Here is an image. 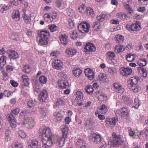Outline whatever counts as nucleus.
Instances as JSON below:
<instances>
[{
	"instance_id": "nucleus-1",
	"label": "nucleus",
	"mask_w": 148,
	"mask_h": 148,
	"mask_svg": "<svg viewBox=\"0 0 148 148\" xmlns=\"http://www.w3.org/2000/svg\"><path fill=\"white\" fill-rule=\"evenodd\" d=\"M40 136L42 138L44 148H50L53 143L52 141V135L49 128H41L40 130Z\"/></svg>"
},
{
	"instance_id": "nucleus-2",
	"label": "nucleus",
	"mask_w": 148,
	"mask_h": 148,
	"mask_svg": "<svg viewBox=\"0 0 148 148\" xmlns=\"http://www.w3.org/2000/svg\"><path fill=\"white\" fill-rule=\"evenodd\" d=\"M50 35L49 32L47 30H43L38 33L37 41L40 45H46L48 43V38Z\"/></svg>"
},
{
	"instance_id": "nucleus-3",
	"label": "nucleus",
	"mask_w": 148,
	"mask_h": 148,
	"mask_svg": "<svg viewBox=\"0 0 148 148\" xmlns=\"http://www.w3.org/2000/svg\"><path fill=\"white\" fill-rule=\"evenodd\" d=\"M138 77H132L128 81V88L134 92H137L140 89L139 86L137 84Z\"/></svg>"
},
{
	"instance_id": "nucleus-4",
	"label": "nucleus",
	"mask_w": 148,
	"mask_h": 148,
	"mask_svg": "<svg viewBox=\"0 0 148 148\" xmlns=\"http://www.w3.org/2000/svg\"><path fill=\"white\" fill-rule=\"evenodd\" d=\"M90 27V24L85 21L82 22L78 25V29L79 31L84 34L88 32Z\"/></svg>"
},
{
	"instance_id": "nucleus-5",
	"label": "nucleus",
	"mask_w": 148,
	"mask_h": 148,
	"mask_svg": "<svg viewBox=\"0 0 148 148\" xmlns=\"http://www.w3.org/2000/svg\"><path fill=\"white\" fill-rule=\"evenodd\" d=\"M35 123V121L34 119L28 117L25 118L22 124L28 129H31L34 127Z\"/></svg>"
},
{
	"instance_id": "nucleus-6",
	"label": "nucleus",
	"mask_w": 148,
	"mask_h": 148,
	"mask_svg": "<svg viewBox=\"0 0 148 148\" xmlns=\"http://www.w3.org/2000/svg\"><path fill=\"white\" fill-rule=\"evenodd\" d=\"M126 28L130 31H137L140 30V25L139 23H136L131 25H127L126 26Z\"/></svg>"
},
{
	"instance_id": "nucleus-7",
	"label": "nucleus",
	"mask_w": 148,
	"mask_h": 148,
	"mask_svg": "<svg viewBox=\"0 0 148 148\" xmlns=\"http://www.w3.org/2000/svg\"><path fill=\"white\" fill-rule=\"evenodd\" d=\"M96 49L94 45L92 43H88L86 44L85 47L84 49L85 52L89 53L90 51H94Z\"/></svg>"
},
{
	"instance_id": "nucleus-8",
	"label": "nucleus",
	"mask_w": 148,
	"mask_h": 148,
	"mask_svg": "<svg viewBox=\"0 0 148 148\" xmlns=\"http://www.w3.org/2000/svg\"><path fill=\"white\" fill-rule=\"evenodd\" d=\"M56 16L57 14L55 12H52L51 16L47 14H45L44 16L45 20L49 22H52L53 19L56 18Z\"/></svg>"
},
{
	"instance_id": "nucleus-9",
	"label": "nucleus",
	"mask_w": 148,
	"mask_h": 148,
	"mask_svg": "<svg viewBox=\"0 0 148 148\" xmlns=\"http://www.w3.org/2000/svg\"><path fill=\"white\" fill-rule=\"evenodd\" d=\"M91 140L96 144H99L101 141L102 139L101 135L99 134H93L92 135Z\"/></svg>"
},
{
	"instance_id": "nucleus-10",
	"label": "nucleus",
	"mask_w": 148,
	"mask_h": 148,
	"mask_svg": "<svg viewBox=\"0 0 148 148\" xmlns=\"http://www.w3.org/2000/svg\"><path fill=\"white\" fill-rule=\"evenodd\" d=\"M85 73L86 76L90 80H92L94 78L95 73L93 70L90 68L85 69Z\"/></svg>"
},
{
	"instance_id": "nucleus-11",
	"label": "nucleus",
	"mask_w": 148,
	"mask_h": 148,
	"mask_svg": "<svg viewBox=\"0 0 148 148\" xmlns=\"http://www.w3.org/2000/svg\"><path fill=\"white\" fill-rule=\"evenodd\" d=\"M132 70L130 68L122 67L120 69L121 73L125 76L130 75L132 72Z\"/></svg>"
},
{
	"instance_id": "nucleus-12",
	"label": "nucleus",
	"mask_w": 148,
	"mask_h": 148,
	"mask_svg": "<svg viewBox=\"0 0 148 148\" xmlns=\"http://www.w3.org/2000/svg\"><path fill=\"white\" fill-rule=\"evenodd\" d=\"M76 97L75 99V101L77 103L78 106H80L82 105V100L83 94L81 91L77 92L76 94Z\"/></svg>"
},
{
	"instance_id": "nucleus-13",
	"label": "nucleus",
	"mask_w": 148,
	"mask_h": 148,
	"mask_svg": "<svg viewBox=\"0 0 148 148\" xmlns=\"http://www.w3.org/2000/svg\"><path fill=\"white\" fill-rule=\"evenodd\" d=\"M58 86L62 88H68L69 85V82L66 81L59 80L58 82Z\"/></svg>"
},
{
	"instance_id": "nucleus-14",
	"label": "nucleus",
	"mask_w": 148,
	"mask_h": 148,
	"mask_svg": "<svg viewBox=\"0 0 148 148\" xmlns=\"http://www.w3.org/2000/svg\"><path fill=\"white\" fill-rule=\"evenodd\" d=\"M52 65L53 67L55 69H60L62 68L63 63L62 61L59 60H56L53 62Z\"/></svg>"
},
{
	"instance_id": "nucleus-15",
	"label": "nucleus",
	"mask_w": 148,
	"mask_h": 148,
	"mask_svg": "<svg viewBox=\"0 0 148 148\" xmlns=\"http://www.w3.org/2000/svg\"><path fill=\"white\" fill-rule=\"evenodd\" d=\"M48 96L47 91L45 90H42L39 95V98L41 101H45Z\"/></svg>"
},
{
	"instance_id": "nucleus-16",
	"label": "nucleus",
	"mask_w": 148,
	"mask_h": 148,
	"mask_svg": "<svg viewBox=\"0 0 148 148\" xmlns=\"http://www.w3.org/2000/svg\"><path fill=\"white\" fill-rule=\"evenodd\" d=\"M60 40L61 43L63 45L67 44L68 42V37L65 34H62L60 36Z\"/></svg>"
},
{
	"instance_id": "nucleus-17",
	"label": "nucleus",
	"mask_w": 148,
	"mask_h": 148,
	"mask_svg": "<svg viewBox=\"0 0 148 148\" xmlns=\"http://www.w3.org/2000/svg\"><path fill=\"white\" fill-rule=\"evenodd\" d=\"M124 142L123 141L120 137L117 138H113L112 143L115 147H118L122 144Z\"/></svg>"
},
{
	"instance_id": "nucleus-18",
	"label": "nucleus",
	"mask_w": 148,
	"mask_h": 148,
	"mask_svg": "<svg viewBox=\"0 0 148 148\" xmlns=\"http://www.w3.org/2000/svg\"><path fill=\"white\" fill-rule=\"evenodd\" d=\"M77 53V51L75 49L73 48H68L66 49V53L69 56H73L75 55Z\"/></svg>"
},
{
	"instance_id": "nucleus-19",
	"label": "nucleus",
	"mask_w": 148,
	"mask_h": 148,
	"mask_svg": "<svg viewBox=\"0 0 148 148\" xmlns=\"http://www.w3.org/2000/svg\"><path fill=\"white\" fill-rule=\"evenodd\" d=\"M118 121V119L115 117L112 118H108L106 119V121L107 124L112 125L113 126L116 125V123Z\"/></svg>"
},
{
	"instance_id": "nucleus-20",
	"label": "nucleus",
	"mask_w": 148,
	"mask_h": 148,
	"mask_svg": "<svg viewBox=\"0 0 148 148\" xmlns=\"http://www.w3.org/2000/svg\"><path fill=\"white\" fill-rule=\"evenodd\" d=\"M46 109L45 108L41 107L39 110V118L42 119L46 118Z\"/></svg>"
},
{
	"instance_id": "nucleus-21",
	"label": "nucleus",
	"mask_w": 148,
	"mask_h": 148,
	"mask_svg": "<svg viewBox=\"0 0 148 148\" xmlns=\"http://www.w3.org/2000/svg\"><path fill=\"white\" fill-rule=\"evenodd\" d=\"M29 148H37L38 142L35 140H29L28 143Z\"/></svg>"
},
{
	"instance_id": "nucleus-22",
	"label": "nucleus",
	"mask_w": 148,
	"mask_h": 148,
	"mask_svg": "<svg viewBox=\"0 0 148 148\" xmlns=\"http://www.w3.org/2000/svg\"><path fill=\"white\" fill-rule=\"evenodd\" d=\"M56 6L61 9H63L66 7V4L65 2L61 0H58L55 2Z\"/></svg>"
},
{
	"instance_id": "nucleus-23",
	"label": "nucleus",
	"mask_w": 148,
	"mask_h": 148,
	"mask_svg": "<svg viewBox=\"0 0 148 148\" xmlns=\"http://www.w3.org/2000/svg\"><path fill=\"white\" fill-rule=\"evenodd\" d=\"M114 86L116 89L117 92L122 93L124 91V89L121 86V85L118 83H114Z\"/></svg>"
},
{
	"instance_id": "nucleus-24",
	"label": "nucleus",
	"mask_w": 148,
	"mask_h": 148,
	"mask_svg": "<svg viewBox=\"0 0 148 148\" xmlns=\"http://www.w3.org/2000/svg\"><path fill=\"white\" fill-rule=\"evenodd\" d=\"M129 115L128 110L125 108H123L121 112V116L123 118L127 119Z\"/></svg>"
},
{
	"instance_id": "nucleus-25",
	"label": "nucleus",
	"mask_w": 148,
	"mask_h": 148,
	"mask_svg": "<svg viewBox=\"0 0 148 148\" xmlns=\"http://www.w3.org/2000/svg\"><path fill=\"white\" fill-rule=\"evenodd\" d=\"M8 56L10 59H15L18 57V53L14 51L10 50L8 51Z\"/></svg>"
},
{
	"instance_id": "nucleus-26",
	"label": "nucleus",
	"mask_w": 148,
	"mask_h": 148,
	"mask_svg": "<svg viewBox=\"0 0 148 148\" xmlns=\"http://www.w3.org/2000/svg\"><path fill=\"white\" fill-rule=\"evenodd\" d=\"M13 19L16 21H18L20 19V13L17 10H14L12 12V16Z\"/></svg>"
},
{
	"instance_id": "nucleus-27",
	"label": "nucleus",
	"mask_w": 148,
	"mask_h": 148,
	"mask_svg": "<svg viewBox=\"0 0 148 148\" xmlns=\"http://www.w3.org/2000/svg\"><path fill=\"white\" fill-rule=\"evenodd\" d=\"M108 71L111 75H115L117 73L118 69L114 67H110L108 68Z\"/></svg>"
},
{
	"instance_id": "nucleus-28",
	"label": "nucleus",
	"mask_w": 148,
	"mask_h": 148,
	"mask_svg": "<svg viewBox=\"0 0 148 148\" xmlns=\"http://www.w3.org/2000/svg\"><path fill=\"white\" fill-rule=\"evenodd\" d=\"M125 50L124 46L122 45H117L115 47V51L117 53L123 52Z\"/></svg>"
},
{
	"instance_id": "nucleus-29",
	"label": "nucleus",
	"mask_w": 148,
	"mask_h": 148,
	"mask_svg": "<svg viewBox=\"0 0 148 148\" xmlns=\"http://www.w3.org/2000/svg\"><path fill=\"white\" fill-rule=\"evenodd\" d=\"M136 55L134 54L129 53L126 56L125 58L129 62L133 61L135 58Z\"/></svg>"
},
{
	"instance_id": "nucleus-30",
	"label": "nucleus",
	"mask_w": 148,
	"mask_h": 148,
	"mask_svg": "<svg viewBox=\"0 0 148 148\" xmlns=\"http://www.w3.org/2000/svg\"><path fill=\"white\" fill-rule=\"evenodd\" d=\"M116 17L121 19L124 20L127 19L129 16L127 15L122 12L118 13L116 14Z\"/></svg>"
},
{
	"instance_id": "nucleus-31",
	"label": "nucleus",
	"mask_w": 148,
	"mask_h": 148,
	"mask_svg": "<svg viewBox=\"0 0 148 148\" xmlns=\"http://www.w3.org/2000/svg\"><path fill=\"white\" fill-rule=\"evenodd\" d=\"M11 131L8 129H7L5 132V137L4 138L5 141L8 142L10 141L11 139L10 136Z\"/></svg>"
},
{
	"instance_id": "nucleus-32",
	"label": "nucleus",
	"mask_w": 148,
	"mask_h": 148,
	"mask_svg": "<svg viewBox=\"0 0 148 148\" xmlns=\"http://www.w3.org/2000/svg\"><path fill=\"white\" fill-rule=\"evenodd\" d=\"M53 115L58 121L60 122L63 119V116L59 112L56 111L54 112Z\"/></svg>"
},
{
	"instance_id": "nucleus-33",
	"label": "nucleus",
	"mask_w": 148,
	"mask_h": 148,
	"mask_svg": "<svg viewBox=\"0 0 148 148\" xmlns=\"http://www.w3.org/2000/svg\"><path fill=\"white\" fill-rule=\"evenodd\" d=\"M22 82L24 85L28 86L29 84V79L28 77L25 75H23L22 76Z\"/></svg>"
},
{
	"instance_id": "nucleus-34",
	"label": "nucleus",
	"mask_w": 148,
	"mask_h": 148,
	"mask_svg": "<svg viewBox=\"0 0 148 148\" xmlns=\"http://www.w3.org/2000/svg\"><path fill=\"white\" fill-rule=\"evenodd\" d=\"M65 137L62 136V137L58 139V142L56 143L60 147H62L63 146L65 143Z\"/></svg>"
},
{
	"instance_id": "nucleus-35",
	"label": "nucleus",
	"mask_w": 148,
	"mask_h": 148,
	"mask_svg": "<svg viewBox=\"0 0 148 148\" xmlns=\"http://www.w3.org/2000/svg\"><path fill=\"white\" fill-rule=\"evenodd\" d=\"M82 71L80 69L74 68L73 69V72L74 75L76 77H79L80 75L82 73Z\"/></svg>"
},
{
	"instance_id": "nucleus-36",
	"label": "nucleus",
	"mask_w": 148,
	"mask_h": 148,
	"mask_svg": "<svg viewBox=\"0 0 148 148\" xmlns=\"http://www.w3.org/2000/svg\"><path fill=\"white\" fill-rule=\"evenodd\" d=\"M99 78L100 81L104 82L107 81V75L106 74L100 73L99 75Z\"/></svg>"
},
{
	"instance_id": "nucleus-37",
	"label": "nucleus",
	"mask_w": 148,
	"mask_h": 148,
	"mask_svg": "<svg viewBox=\"0 0 148 148\" xmlns=\"http://www.w3.org/2000/svg\"><path fill=\"white\" fill-rule=\"evenodd\" d=\"M94 123L93 121L90 119L87 120L85 123V125L87 128H91L93 127Z\"/></svg>"
},
{
	"instance_id": "nucleus-38",
	"label": "nucleus",
	"mask_w": 148,
	"mask_h": 148,
	"mask_svg": "<svg viewBox=\"0 0 148 148\" xmlns=\"http://www.w3.org/2000/svg\"><path fill=\"white\" fill-rule=\"evenodd\" d=\"M107 58L109 60L112 61L114 60L115 55V53L112 52H108L106 53Z\"/></svg>"
},
{
	"instance_id": "nucleus-39",
	"label": "nucleus",
	"mask_w": 148,
	"mask_h": 148,
	"mask_svg": "<svg viewBox=\"0 0 148 148\" xmlns=\"http://www.w3.org/2000/svg\"><path fill=\"white\" fill-rule=\"evenodd\" d=\"M6 57L4 56H2L0 58V68H2L5 64Z\"/></svg>"
},
{
	"instance_id": "nucleus-40",
	"label": "nucleus",
	"mask_w": 148,
	"mask_h": 148,
	"mask_svg": "<svg viewBox=\"0 0 148 148\" xmlns=\"http://www.w3.org/2000/svg\"><path fill=\"white\" fill-rule=\"evenodd\" d=\"M62 129L63 134L62 136L66 138L69 131V127L65 125L64 126L63 128H62Z\"/></svg>"
},
{
	"instance_id": "nucleus-41",
	"label": "nucleus",
	"mask_w": 148,
	"mask_h": 148,
	"mask_svg": "<svg viewBox=\"0 0 148 148\" xmlns=\"http://www.w3.org/2000/svg\"><path fill=\"white\" fill-rule=\"evenodd\" d=\"M99 109L102 114L106 113L108 110L107 107L104 104H103L100 106Z\"/></svg>"
},
{
	"instance_id": "nucleus-42",
	"label": "nucleus",
	"mask_w": 148,
	"mask_h": 148,
	"mask_svg": "<svg viewBox=\"0 0 148 148\" xmlns=\"http://www.w3.org/2000/svg\"><path fill=\"white\" fill-rule=\"evenodd\" d=\"M137 63L138 65L140 66H143L146 65L147 62L145 59L143 58L138 60Z\"/></svg>"
},
{
	"instance_id": "nucleus-43",
	"label": "nucleus",
	"mask_w": 148,
	"mask_h": 148,
	"mask_svg": "<svg viewBox=\"0 0 148 148\" xmlns=\"http://www.w3.org/2000/svg\"><path fill=\"white\" fill-rule=\"evenodd\" d=\"M86 13L87 15L88 16H93L94 15V13L93 10L90 8L88 7L86 8Z\"/></svg>"
},
{
	"instance_id": "nucleus-44",
	"label": "nucleus",
	"mask_w": 148,
	"mask_h": 148,
	"mask_svg": "<svg viewBox=\"0 0 148 148\" xmlns=\"http://www.w3.org/2000/svg\"><path fill=\"white\" fill-rule=\"evenodd\" d=\"M37 104L36 101L34 100H30L27 103V106L30 108H32L35 106Z\"/></svg>"
},
{
	"instance_id": "nucleus-45",
	"label": "nucleus",
	"mask_w": 148,
	"mask_h": 148,
	"mask_svg": "<svg viewBox=\"0 0 148 148\" xmlns=\"http://www.w3.org/2000/svg\"><path fill=\"white\" fill-rule=\"evenodd\" d=\"M115 41L117 43L122 42L124 40V37L120 35H118L116 36Z\"/></svg>"
},
{
	"instance_id": "nucleus-46",
	"label": "nucleus",
	"mask_w": 148,
	"mask_h": 148,
	"mask_svg": "<svg viewBox=\"0 0 148 148\" xmlns=\"http://www.w3.org/2000/svg\"><path fill=\"white\" fill-rule=\"evenodd\" d=\"M128 130L129 135L133 138H135L136 137V134L134 131L130 127L128 128Z\"/></svg>"
},
{
	"instance_id": "nucleus-47",
	"label": "nucleus",
	"mask_w": 148,
	"mask_h": 148,
	"mask_svg": "<svg viewBox=\"0 0 148 148\" xmlns=\"http://www.w3.org/2000/svg\"><path fill=\"white\" fill-rule=\"evenodd\" d=\"M31 69L29 65L27 64L24 65L23 69V71L25 73H28L30 72Z\"/></svg>"
},
{
	"instance_id": "nucleus-48",
	"label": "nucleus",
	"mask_w": 148,
	"mask_h": 148,
	"mask_svg": "<svg viewBox=\"0 0 148 148\" xmlns=\"http://www.w3.org/2000/svg\"><path fill=\"white\" fill-rule=\"evenodd\" d=\"M86 92L90 94H92L93 91V88L91 85H88L85 88Z\"/></svg>"
},
{
	"instance_id": "nucleus-49",
	"label": "nucleus",
	"mask_w": 148,
	"mask_h": 148,
	"mask_svg": "<svg viewBox=\"0 0 148 148\" xmlns=\"http://www.w3.org/2000/svg\"><path fill=\"white\" fill-rule=\"evenodd\" d=\"M134 106L133 107H134L136 109L138 108L140 104V100L138 98H136L134 99Z\"/></svg>"
},
{
	"instance_id": "nucleus-50",
	"label": "nucleus",
	"mask_w": 148,
	"mask_h": 148,
	"mask_svg": "<svg viewBox=\"0 0 148 148\" xmlns=\"http://www.w3.org/2000/svg\"><path fill=\"white\" fill-rule=\"evenodd\" d=\"M68 27L69 29L73 28L74 27V24L73 21L71 18H69L68 20Z\"/></svg>"
},
{
	"instance_id": "nucleus-51",
	"label": "nucleus",
	"mask_w": 148,
	"mask_h": 148,
	"mask_svg": "<svg viewBox=\"0 0 148 148\" xmlns=\"http://www.w3.org/2000/svg\"><path fill=\"white\" fill-rule=\"evenodd\" d=\"M49 29L51 32H54L56 31L58 29V27L55 24H52L48 26Z\"/></svg>"
},
{
	"instance_id": "nucleus-52",
	"label": "nucleus",
	"mask_w": 148,
	"mask_h": 148,
	"mask_svg": "<svg viewBox=\"0 0 148 148\" xmlns=\"http://www.w3.org/2000/svg\"><path fill=\"white\" fill-rule=\"evenodd\" d=\"M23 19L27 23H29L31 20L30 16H28L25 12H24Z\"/></svg>"
},
{
	"instance_id": "nucleus-53",
	"label": "nucleus",
	"mask_w": 148,
	"mask_h": 148,
	"mask_svg": "<svg viewBox=\"0 0 148 148\" xmlns=\"http://www.w3.org/2000/svg\"><path fill=\"white\" fill-rule=\"evenodd\" d=\"M85 143V142H84L83 140L80 138L78 139L77 141H76V145L78 147Z\"/></svg>"
},
{
	"instance_id": "nucleus-54",
	"label": "nucleus",
	"mask_w": 148,
	"mask_h": 148,
	"mask_svg": "<svg viewBox=\"0 0 148 148\" xmlns=\"http://www.w3.org/2000/svg\"><path fill=\"white\" fill-rule=\"evenodd\" d=\"M39 80L40 82L42 84H45L47 81V78L44 75L40 76L39 78Z\"/></svg>"
},
{
	"instance_id": "nucleus-55",
	"label": "nucleus",
	"mask_w": 148,
	"mask_h": 148,
	"mask_svg": "<svg viewBox=\"0 0 148 148\" xmlns=\"http://www.w3.org/2000/svg\"><path fill=\"white\" fill-rule=\"evenodd\" d=\"M125 8L128 10L129 12L132 14L133 13V10L132 8L130 7V5L127 3H125L124 5Z\"/></svg>"
},
{
	"instance_id": "nucleus-56",
	"label": "nucleus",
	"mask_w": 148,
	"mask_h": 148,
	"mask_svg": "<svg viewBox=\"0 0 148 148\" xmlns=\"http://www.w3.org/2000/svg\"><path fill=\"white\" fill-rule=\"evenodd\" d=\"M79 12L82 13H84L86 10V8L84 5L82 4L78 8Z\"/></svg>"
},
{
	"instance_id": "nucleus-57",
	"label": "nucleus",
	"mask_w": 148,
	"mask_h": 148,
	"mask_svg": "<svg viewBox=\"0 0 148 148\" xmlns=\"http://www.w3.org/2000/svg\"><path fill=\"white\" fill-rule=\"evenodd\" d=\"M98 99L101 101H104L106 99V96L103 93L100 94L98 96Z\"/></svg>"
},
{
	"instance_id": "nucleus-58",
	"label": "nucleus",
	"mask_w": 148,
	"mask_h": 148,
	"mask_svg": "<svg viewBox=\"0 0 148 148\" xmlns=\"http://www.w3.org/2000/svg\"><path fill=\"white\" fill-rule=\"evenodd\" d=\"M13 148H23V144L21 143H18L14 144Z\"/></svg>"
},
{
	"instance_id": "nucleus-59",
	"label": "nucleus",
	"mask_w": 148,
	"mask_h": 148,
	"mask_svg": "<svg viewBox=\"0 0 148 148\" xmlns=\"http://www.w3.org/2000/svg\"><path fill=\"white\" fill-rule=\"evenodd\" d=\"M11 38L15 41H18L19 40V36L16 33L13 34L11 37Z\"/></svg>"
},
{
	"instance_id": "nucleus-60",
	"label": "nucleus",
	"mask_w": 148,
	"mask_h": 148,
	"mask_svg": "<svg viewBox=\"0 0 148 148\" xmlns=\"http://www.w3.org/2000/svg\"><path fill=\"white\" fill-rule=\"evenodd\" d=\"M66 11V13L69 16H72L74 14L73 11L71 8H68Z\"/></svg>"
},
{
	"instance_id": "nucleus-61",
	"label": "nucleus",
	"mask_w": 148,
	"mask_h": 148,
	"mask_svg": "<svg viewBox=\"0 0 148 148\" xmlns=\"http://www.w3.org/2000/svg\"><path fill=\"white\" fill-rule=\"evenodd\" d=\"M7 117L8 121H9V122L10 121H15L16 120L15 118L13 116L12 114H8L7 115Z\"/></svg>"
},
{
	"instance_id": "nucleus-62",
	"label": "nucleus",
	"mask_w": 148,
	"mask_h": 148,
	"mask_svg": "<svg viewBox=\"0 0 148 148\" xmlns=\"http://www.w3.org/2000/svg\"><path fill=\"white\" fill-rule=\"evenodd\" d=\"M71 38L73 39L77 38L78 36V35L77 31L74 30L72 31V34L71 35Z\"/></svg>"
},
{
	"instance_id": "nucleus-63",
	"label": "nucleus",
	"mask_w": 148,
	"mask_h": 148,
	"mask_svg": "<svg viewBox=\"0 0 148 148\" xmlns=\"http://www.w3.org/2000/svg\"><path fill=\"white\" fill-rule=\"evenodd\" d=\"M93 28H95L94 30L97 31L100 28V26L98 22H96L92 26Z\"/></svg>"
},
{
	"instance_id": "nucleus-64",
	"label": "nucleus",
	"mask_w": 148,
	"mask_h": 148,
	"mask_svg": "<svg viewBox=\"0 0 148 148\" xmlns=\"http://www.w3.org/2000/svg\"><path fill=\"white\" fill-rule=\"evenodd\" d=\"M19 136L22 138H25L27 136L26 133L23 130H19L18 132Z\"/></svg>"
}]
</instances>
